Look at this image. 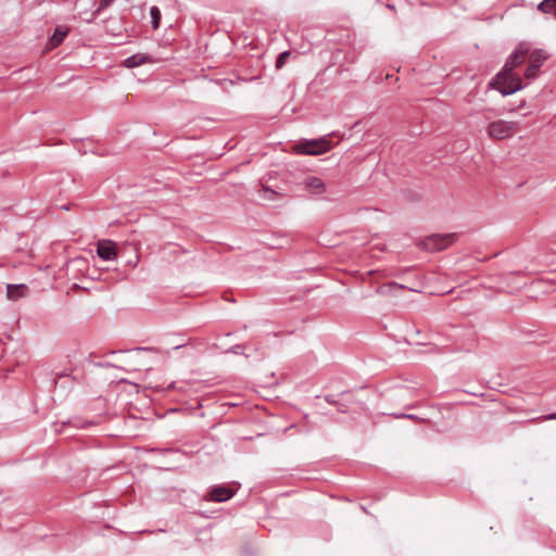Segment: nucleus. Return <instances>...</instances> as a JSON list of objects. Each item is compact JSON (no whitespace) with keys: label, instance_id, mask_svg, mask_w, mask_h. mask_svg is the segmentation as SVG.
<instances>
[{"label":"nucleus","instance_id":"nucleus-5","mask_svg":"<svg viewBox=\"0 0 556 556\" xmlns=\"http://www.w3.org/2000/svg\"><path fill=\"white\" fill-rule=\"evenodd\" d=\"M455 241V235L448 233V235H432L427 237L422 241V245L428 251H441L443 249H446L453 242Z\"/></svg>","mask_w":556,"mask_h":556},{"label":"nucleus","instance_id":"nucleus-11","mask_svg":"<svg viewBox=\"0 0 556 556\" xmlns=\"http://www.w3.org/2000/svg\"><path fill=\"white\" fill-rule=\"evenodd\" d=\"M67 35V29L56 28L54 34L50 38V45L58 47Z\"/></svg>","mask_w":556,"mask_h":556},{"label":"nucleus","instance_id":"nucleus-4","mask_svg":"<svg viewBox=\"0 0 556 556\" xmlns=\"http://www.w3.org/2000/svg\"><path fill=\"white\" fill-rule=\"evenodd\" d=\"M547 56L541 50H535L531 52L529 55L527 54L528 66L525 71V79L527 80L526 85H528L531 80L535 79L539 74L542 65L546 61Z\"/></svg>","mask_w":556,"mask_h":556},{"label":"nucleus","instance_id":"nucleus-13","mask_svg":"<svg viewBox=\"0 0 556 556\" xmlns=\"http://www.w3.org/2000/svg\"><path fill=\"white\" fill-rule=\"evenodd\" d=\"M556 419V413H553V414H547V415H542V416H539V417H534L530 420H527V421H523L522 424H527V422H541V421H546V420H555Z\"/></svg>","mask_w":556,"mask_h":556},{"label":"nucleus","instance_id":"nucleus-10","mask_svg":"<svg viewBox=\"0 0 556 556\" xmlns=\"http://www.w3.org/2000/svg\"><path fill=\"white\" fill-rule=\"evenodd\" d=\"M25 285H8L7 286V295L11 300H15L23 295V290L25 289Z\"/></svg>","mask_w":556,"mask_h":556},{"label":"nucleus","instance_id":"nucleus-15","mask_svg":"<svg viewBox=\"0 0 556 556\" xmlns=\"http://www.w3.org/2000/svg\"><path fill=\"white\" fill-rule=\"evenodd\" d=\"M113 1L114 0H100V4H99V9L98 10L106 9L108 7H110L113 3Z\"/></svg>","mask_w":556,"mask_h":556},{"label":"nucleus","instance_id":"nucleus-7","mask_svg":"<svg viewBox=\"0 0 556 556\" xmlns=\"http://www.w3.org/2000/svg\"><path fill=\"white\" fill-rule=\"evenodd\" d=\"M97 253L103 261H113L117 258L116 243L112 240H100L97 244Z\"/></svg>","mask_w":556,"mask_h":556},{"label":"nucleus","instance_id":"nucleus-17","mask_svg":"<svg viewBox=\"0 0 556 556\" xmlns=\"http://www.w3.org/2000/svg\"><path fill=\"white\" fill-rule=\"evenodd\" d=\"M325 399L329 404H336V402L331 399L330 395L326 396Z\"/></svg>","mask_w":556,"mask_h":556},{"label":"nucleus","instance_id":"nucleus-9","mask_svg":"<svg viewBox=\"0 0 556 556\" xmlns=\"http://www.w3.org/2000/svg\"><path fill=\"white\" fill-rule=\"evenodd\" d=\"M304 184L305 187L314 193H321L325 191V184L318 177H308Z\"/></svg>","mask_w":556,"mask_h":556},{"label":"nucleus","instance_id":"nucleus-8","mask_svg":"<svg viewBox=\"0 0 556 556\" xmlns=\"http://www.w3.org/2000/svg\"><path fill=\"white\" fill-rule=\"evenodd\" d=\"M151 63H154V59L151 55L147 53H136L125 59L123 65L127 68H134Z\"/></svg>","mask_w":556,"mask_h":556},{"label":"nucleus","instance_id":"nucleus-12","mask_svg":"<svg viewBox=\"0 0 556 556\" xmlns=\"http://www.w3.org/2000/svg\"><path fill=\"white\" fill-rule=\"evenodd\" d=\"M151 23L153 29H157L161 23V11L157 7L153 5L150 8Z\"/></svg>","mask_w":556,"mask_h":556},{"label":"nucleus","instance_id":"nucleus-14","mask_svg":"<svg viewBox=\"0 0 556 556\" xmlns=\"http://www.w3.org/2000/svg\"><path fill=\"white\" fill-rule=\"evenodd\" d=\"M289 55H290L289 51L281 52L276 60V68H278V70L281 68L285 65Z\"/></svg>","mask_w":556,"mask_h":556},{"label":"nucleus","instance_id":"nucleus-16","mask_svg":"<svg viewBox=\"0 0 556 556\" xmlns=\"http://www.w3.org/2000/svg\"><path fill=\"white\" fill-rule=\"evenodd\" d=\"M395 418L417 419V417H416L415 415H412V414H400V415H395Z\"/></svg>","mask_w":556,"mask_h":556},{"label":"nucleus","instance_id":"nucleus-2","mask_svg":"<svg viewBox=\"0 0 556 556\" xmlns=\"http://www.w3.org/2000/svg\"><path fill=\"white\" fill-rule=\"evenodd\" d=\"M519 129L518 122L497 119L489 124L488 135L493 140H505L511 138Z\"/></svg>","mask_w":556,"mask_h":556},{"label":"nucleus","instance_id":"nucleus-6","mask_svg":"<svg viewBox=\"0 0 556 556\" xmlns=\"http://www.w3.org/2000/svg\"><path fill=\"white\" fill-rule=\"evenodd\" d=\"M233 495H235V490H232L229 486H226L224 484H217V485H213L208 490V492L204 496V500L207 502L223 503V502L230 500Z\"/></svg>","mask_w":556,"mask_h":556},{"label":"nucleus","instance_id":"nucleus-3","mask_svg":"<svg viewBox=\"0 0 556 556\" xmlns=\"http://www.w3.org/2000/svg\"><path fill=\"white\" fill-rule=\"evenodd\" d=\"M331 142L328 137H321L316 140H307L295 146V151L304 155H320L328 152Z\"/></svg>","mask_w":556,"mask_h":556},{"label":"nucleus","instance_id":"nucleus-18","mask_svg":"<svg viewBox=\"0 0 556 556\" xmlns=\"http://www.w3.org/2000/svg\"><path fill=\"white\" fill-rule=\"evenodd\" d=\"M174 388H175V383L173 382V383H170V384L168 386V388H167V389H174Z\"/></svg>","mask_w":556,"mask_h":556},{"label":"nucleus","instance_id":"nucleus-1","mask_svg":"<svg viewBox=\"0 0 556 556\" xmlns=\"http://www.w3.org/2000/svg\"><path fill=\"white\" fill-rule=\"evenodd\" d=\"M527 60V50L518 48L511 53L501 72H498L490 81L489 87L498 90L503 96L513 94L527 85L522 83V78L517 68Z\"/></svg>","mask_w":556,"mask_h":556}]
</instances>
